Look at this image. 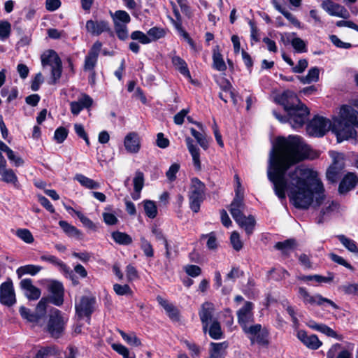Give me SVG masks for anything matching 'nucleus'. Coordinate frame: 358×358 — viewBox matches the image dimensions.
Instances as JSON below:
<instances>
[{"instance_id": "1", "label": "nucleus", "mask_w": 358, "mask_h": 358, "mask_svg": "<svg viewBox=\"0 0 358 358\" xmlns=\"http://www.w3.org/2000/svg\"><path fill=\"white\" fill-rule=\"evenodd\" d=\"M308 150V146L298 136L278 137L269 153L267 171L278 197L285 199V190L289 187L290 200L296 208L302 209H307L312 203L318 207L325 199L324 188L316 171L298 166L289 173V183L285 178L291 166L310 157Z\"/></svg>"}, {"instance_id": "2", "label": "nucleus", "mask_w": 358, "mask_h": 358, "mask_svg": "<svg viewBox=\"0 0 358 358\" xmlns=\"http://www.w3.org/2000/svg\"><path fill=\"white\" fill-rule=\"evenodd\" d=\"M355 127H358V111L352 106L343 105L332 122L321 116L313 118L307 126V133L310 136L322 137L331 129L340 143L355 138L357 135Z\"/></svg>"}, {"instance_id": "3", "label": "nucleus", "mask_w": 358, "mask_h": 358, "mask_svg": "<svg viewBox=\"0 0 358 358\" xmlns=\"http://www.w3.org/2000/svg\"><path fill=\"white\" fill-rule=\"evenodd\" d=\"M275 100L287 112L289 122L293 128L301 127L305 124L309 110L294 92L290 90L285 91L277 96Z\"/></svg>"}, {"instance_id": "4", "label": "nucleus", "mask_w": 358, "mask_h": 358, "mask_svg": "<svg viewBox=\"0 0 358 358\" xmlns=\"http://www.w3.org/2000/svg\"><path fill=\"white\" fill-rule=\"evenodd\" d=\"M246 205L244 202V194L235 195L231 204L228 206L233 219L241 228H243L248 235H250L254 230L255 219L253 215L245 216L244 211Z\"/></svg>"}, {"instance_id": "5", "label": "nucleus", "mask_w": 358, "mask_h": 358, "mask_svg": "<svg viewBox=\"0 0 358 358\" xmlns=\"http://www.w3.org/2000/svg\"><path fill=\"white\" fill-rule=\"evenodd\" d=\"M69 317L65 313L59 309L53 308L48 315L45 331L53 338H60L65 333Z\"/></svg>"}, {"instance_id": "6", "label": "nucleus", "mask_w": 358, "mask_h": 358, "mask_svg": "<svg viewBox=\"0 0 358 358\" xmlns=\"http://www.w3.org/2000/svg\"><path fill=\"white\" fill-rule=\"evenodd\" d=\"M41 64L43 67L50 66L52 83L55 84L61 78L62 72V61L57 53L53 50H48L41 55Z\"/></svg>"}, {"instance_id": "7", "label": "nucleus", "mask_w": 358, "mask_h": 358, "mask_svg": "<svg viewBox=\"0 0 358 358\" xmlns=\"http://www.w3.org/2000/svg\"><path fill=\"white\" fill-rule=\"evenodd\" d=\"M243 331L250 341L252 345L255 343L266 346L268 344V331L266 328L263 327L260 324H250L244 328Z\"/></svg>"}, {"instance_id": "8", "label": "nucleus", "mask_w": 358, "mask_h": 358, "mask_svg": "<svg viewBox=\"0 0 358 358\" xmlns=\"http://www.w3.org/2000/svg\"><path fill=\"white\" fill-rule=\"evenodd\" d=\"M205 196V185L199 178L192 179V185L189 194V206L194 212L198 213L200 209L201 202Z\"/></svg>"}, {"instance_id": "9", "label": "nucleus", "mask_w": 358, "mask_h": 358, "mask_svg": "<svg viewBox=\"0 0 358 358\" xmlns=\"http://www.w3.org/2000/svg\"><path fill=\"white\" fill-rule=\"evenodd\" d=\"M299 298L303 301V303L307 306H321L324 303H327L331 306L333 308L337 310L338 306L331 300L323 297L321 294H316L311 295L306 287H299L298 288Z\"/></svg>"}, {"instance_id": "10", "label": "nucleus", "mask_w": 358, "mask_h": 358, "mask_svg": "<svg viewBox=\"0 0 358 358\" xmlns=\"http://www.w3.org/2000/svg\"><path fill=\"white\" fill-rule=\"evenodd\" d=\"M48 301V298H42L36 306L35 313H31L29 309L21 306L20 308V313L27 321L38 323L46 313V306Z\"/></svg>"}, {"instance_id": "11", "label": "nucleus", "mask_w": 358, "mask_h": 358, "mask_svg": "<svg viewBox=\"0 0 358 358\" xmlns=\"http://www.w3.org/2000/svg\"><path fill=\"white\" fill-rule=\"evenodd\" d=\"M96 299L93 296H82L80 302L76 305V315L79 318L87 317V322L90 324V316L94 310Z\"/></svg>"}, {"instance_id": "12", "label": "nucleus", "mask_w": 358, "mask_h": 358, "mask_svg": "<svg viewBox=\"0 0 358 358\" xmlns=\"http://www.w3.org/2000/svg\"><path fill=\"white\" fill-rule=\"evenodd\" d=\"M48 290L51 294L48 301L57 306L64 303V289L63 285L57 280H50L48 285Z\"/></svg>"}, {"instance_id": "13", "label": "nucleus", "mask_w": 358, "mask_h": 358, "mask_svg": "<svg viewBox=\"0 0 358 358\" xmlns=\"http://www.w3.org/2000/svg\"><path fill=\"white\" fill-rule=\"evenodd\" d=\"M252 309L253 303L246 301L244 306L237 311L238 322L242 330L254 322Z\"/></svg>"}, {"instance_id": "14", "label": "nucleus", "mask_w": 358, "mask_h": 358, "mask_svg": "<svg viewBox=\"0 0 358 358\" xmlns=\"http://www.w3.org/2000/svg\"><path fill=\"white\" fill-rule=\"evenodd\" d=\"M321 7L331 16H336L343 19L350 17V13L343 6L334 3L331 0L323 1Z\"/></svg>"}, {"instance_id": "15", "label": "nucleus", "mask_w": 358, "mask_h": 358, "mask_svg": "<svg viewBox=\"0 0 358 358\" xmlns=\"http://www.w3.org/2000/svg\"><path fill=\"white\" fill-rule=\"evenodd\" d=\"M0 302L7 306H11L16 302L13 285L10 280L4 282L0 286Z\"/></svg>"}, {"instance_id": "16", "label": "nucleus", "mask_w": 358, "mask_h": 358, "mask_svg": "<svg viewBox=\"0 0 358 358\" xmlns=\"http://www.w3.org/2000/svg\"><path fill=\"white\" fill-rule=\"evenodd\" d=\"M215 312V306L213 303L206 301L203 303L199 311V318L201 320L203 331L204 334L207 332L208 325L213 322V314Z\"/></svg>"}, {"instance_id": "17", "label": "nucleus", "mask_w": 358, "mask_h": 358, "mask_svg": "<svg viewBox=\"0 0 358 358\" xmlns=\"http://www.w3.org/2000/svg\"><path fill=\"white\" fill-rule=\"evenodd\" d=\"M354 345L349 343L346 348L341 344L335 343L327 352V358H352Z\"/></svg>"}, {"instance_id": "18", "label": "nucleus", "mask_w": 358, "mask_h": 358, "mask_svg": "<svg viewBox=\"0 0 358 358\" xmlns=\"http://www.w3.org/2000/svg\"><path fill=\"white\" fill-rule=\"evenodd\" d=\"M85 28L87 32L94 36H99L103 32H111L109 22L106 20H89L86 22Z\"/></svg>"}, {"instance_id": "19", "label": "nucleus", "mask_w": 358, "mask_h": 358, "mask_svg": "<svg viewBox=\"0 0 358 358\" xmlns=\"http://www.w3.org/2000/svg\"><path fill=\"white\" fill-rule=\"evenodd\" d=\"M93 99L87 94H82L78 101L70 103L72 114L78 115L84 108H90L93 104Z\"/></svg>"}, {"instance_id": "20", "label": "nucleus", "mask_w": 358, "mask_h": 358, "mask_svg": "<svg viewBox=\"0 0 358 358\" xmlns=\"http://www.w3.org/2000/svg\"><path fill=\"white\" fill-rule=\"evenodd\" d=\"M20 285L21 289L24 291V295L29 300H36L39 299L41 294V290L33 285L31 279L25 278L22 280Z\"/></svg>"}, {"instance_id": "21", "label": "nucleus", "mask_w": 358, "mask_h": 358, "mask_svg": "<svg viewBox=\"0 0 358 358\" xmlns=\"http://www.w3.org/2000/svg\"><path fill=\"white\" fill-rule=\"evenodd\" d=\"M297 338L306 345L311 350H317L322 345L318 337L315 335H308L305 331L300 330L297 332Z\"/></svg>"}, {"instance_id": "22", "label": "nucleus", "mask_w": 358, "mask_h": 358, "mask_svg": "<svg viewBox=\"0 0 358 358\" xmlns=\"http://www.w3.org/2000/svg\"><path fill=\"white\" fill-rule=\"evenodd\" d=\"M124 145L130 153H137L141 148L140 138L137 133L130 132L124 138Z\"/></svg>"}, {"instance_id": "23", "label": "nucleus", "mask_w": 358, "mask_h": 358, "mask_svg": "<svg viewBox=\"0 0 358 358\" xmlns=\"http://www.w3.org/2000/svg\"><path fill=\"white\" fill-rule=\"evenodd\" d=\"M157 301L159 303V304L164 308L169 317L172 321H180V311L175 306L169 303L166 299H164L161 296H157Z\"/></svg>"}, {"instance_id": "24", "label": "nucleus", "mask_w": 358, "mask_h": 358, "mask_svg": "<svg viewBox=\"0 0 358 358\" xmlns=\"http://www.w3.org/2000/svg\"><path fill=\"white\" fill-rule=\"evenodd\" d=\"M343 168V162L335 160L327 171V180L332 183L336 182L341 178Z\"/></svg>"}, {"instance_id": "25", "label": "nucleus", "mask_w": 358, "mask_h": 358, "mask_svg": "<svg viewBox=\"0 0 358 358\" xmlns=\"http://www.w3.org/2000/svg\"><path fill=\"white\" fill-rule=\"evenodd\" d=\"M357 182V176L352 173H348L341 180L338 187L340 194H345L352 189Z\"/></svg>"}, {"instance_id": "26", "label": "nucleus", "mask_w": 358, "mask_h": 358, "mask_svg": "<svg viewBox=\"0 0 358 358\" xmlns=\"http://www.w3.org/2000/svg\"><path fill=\"white\" fill-rule=\"evenodd\" d=\"M185 142L188 151L192 157L194 166L197 170H201V165L200 161L199 148L194 144V141L190 137H186Z\"/></svg>"}, {"instance_id": "27", "label": "nucleus", "mask_w": 358, "mask_h": 358, "mask_svg": "<svg viewBox=\"0 0 358 358\" xmlns=\"http://www.w3.org/2000/svg\"><path fill=\"white\" fill-rule=\"evenodd\" d=\"M210 347V358H224L228 344L227 342L211 343Z\"/></svg>"}, {"instance_id": "28", "label": "nucleus", "mask_w": 358, "mask_h": 358, "mask_svg": "<svg viewBox=\"0 0 358 358\" xmlns=\"http://www.w3.org/2000/svg\"><path fill=\"white\" fill-rule=\"evenodd\" d=\"M213 67L219 71H224L227 69L226 64L223 59L222 54L219 50L218 46L213 49Z\"/></svg>"}, {"instance_id": "29", "label": "nucleus", "mask_w": 358, "mask_h": 358, "mask_svg": "<svg viewBox=\"0 0 358 358\" xmlns=\"http://www.w3.org/2000/svg\"><path fill=\"white\" fill-rule=\"evenodd\" d=\"M42 267L38 265L27 264L19 267L17 271V275L18 278H21L22 275L29 274L35 275L42 270Z\"/></svg>"}, {"instance_id": "30", "label": "nucleus", "mask_w": 358, "mask_h": 358, "mask_svg": "<svg viewBox=\"0 0 358 358\" xmlns=\"http://www.w3.org/2000/svg\"><path fill=\"white\" fill-rule=\"evenodd\" d=\"M334 274L329 273L327 276H322L320 275H301L298 279L304 282L315 280L317 282H330L334 279Z\"/></svg>"}, {"instance_id": "31", "label": "nucleus", "mask_w": 358, "mask_h": 358, "mask_svg": "<svg viewBox=\"0 0 358 358\" xmlns=\"http://www.w3.org/2000/svg\"><path fill=\"white\" fill-rule=\"evenodd\" d=\"M173 66L178 69L181 74L187 78H191L190 72L187 68V65L184 59L178 56H174L172 58Z\"/></svg>"}, {"instance_id": "32", "label": "nucleus", "mask_w": 358, "mask_h": 358, "mask_svg": "<svg viewBox=\"0 0 358 358\" xmlns=\"http://www.w3.org/2000/svg\"><path fill=\"white\" fill-rule=\"evenodd\" d=\"M202 132L196 131L194 128L190 129L192 135L195 138L199 145L205 150L209 147V138H207L203 129Z\"/></svg>"}, {"instance_id": "33", "label": "nucleus", "mask_w": 358, "mask_h": 358, "mask_svg": "<svg viewBox=\"0 0 358 358\" xmlns=\"http://www.w3.org/2000/svg\"><path fill=\"white\" fill-rule=\"evenodd\" d=\"M319 69L317 67H313L309 69L306 76H299V79L303 84H309L313 82H317L319 80Z\"/></svg>"}, {"instance_id": "34", "label": "nucleus", "mask_w": 358, "mask_h": 358, "mask_svg": "<svg viewBox=\"0 0 358 358\" xmlns=\"http://www.w3.org/2000/svg\"><path fill=\"white\" fill-rule=\"evenodd\" d=\"M296 246V241L294 239H287L282 242H278L275 245V248L280 250L282 254L287 255Z\"/></svg>"}, {"instance_id": "35", "label": "nucleus", "mask_w": 358, "mask_h": 358, "mask_svg": "<svg viewBox=\"0 0 358 358\" xmlns=\"http://www.w3.org/2000/svg\"><path fill=\"white\" fill-rule=\"evenodd\" d=\"M111 17L114 23L127 24L131 21L129 15L124 10H119L111 14Z\"/></svg>"}, {"instance_id": "36", "label": "nucleus", "mask_w": 358, "mask_h": 358, "mask_svg": "<svg viewBox=\"0 0 358 358\" xmlns=\"http://www.w3.org/2000/svg\"><path fill=\"white\" fill-rule=\"evenodd\" d=\"M41 260L48 262L55 266H58L62 271L65 273H69L70 268L65 264L63 262L57 259L55 256L53 255H42L41 257Z\"/></svg>"}, {"instance_id": "37", "label": "nucleus", "mask_w": 358, "mask_h": 358, "mask_svg": "<svg viewBox=\"0 0 358 358\" xmlns=\"http://www.w3.org/2000/svg\"><path fill=\"white\" fill-rule=\"evenodd\" d=\"M111 236L114 241L120 245H128L132 243V238L124 232L114 231Z\"/></svg>"}, {"instance_id": "38", "label": "nucleus", "mask_w": 358, "mask_h": 358, "mask_svg": "<svg viewBox=\"0 0 358 358\" xmlns=\"http://www.w3.org/2000/svg\"><path fill=\"white\" fill-rule=\"evenodd\" d=\"M117 331L119 334L121 335L123 340L125 342H127L129 345L136 347L141 345V340L136 336V334L134 332H130L127 334L120 329H118Z\"/></svg>"}, {"instance_id": "39", "label": "nucleus", "mask_w": 358, "mask_h": 358, "mask_svg": "<svg viewBox=\"0 0 358 358\" xmlns=\"http://www.w3.org/2000/svg\"><path fill=\"white\" fill-rule=\"evenodd\" d=\"M313 329L322 332L327 336L336 338L339 341H342L343 338L342 335L338 334L331 328L323 324H316V327H313Z\"/></svg>"}, {"instance_id": "40", "label": "nucleus", "mask_w": 358, "mask_h": 358, "mask_svg": "<svg viewBox=\"0 0 358 358\" xmlns=\"http://www.w3.org/2000/svg\"><path fill=\"white\" fill-rule=\"evenodd\" d=\"M59 225L63 229V231L69 236L78 238L81 236V232L77 228L69 224L66 221L60 220L59 222Z\"/></svg>"}, {"instance_id": "41", "label": "nucleus", "mask_w": 358, "mask_h": 358, "mask_svg": "<svg viewBox=\"0 0 358 358\" xmlns=\"http://www.w3.org/2000/svg\"><path fill=\"white\" fill-rule=\"evenodd\" d=\"M1 180L6 183L15 185L17 182V177L12 169H7L6 167L0 170Z\"/></svg>"}, {"instance_id": "42", "label": "nucleus", "mask_w": 358, "mask_h": 358, "mask_svg": "<svg viewBox=\"0 0 358 358\" xmlns=\"http://www.w3.org/2000/svg\"><path fill=\"white\" fill-rule=\"evenodd\" d=\"M337 238L342 245L350 252L358 253V247L355 241L346 237L344 235H338Z\"/></svg>"}, {"instance_id": "43", "label": "nucleus", "mask_w": 358, "mask_h": 358, "mask_svg": "<svg viewBox=\"0 0 358 358\" xmlns=\"http://www.w3.org/2000/svg\"><path fill=\"white\" fill-rule=\"evenodd\" d=\"M209 336L215 340H218L222 338L223 333L221 329V325L217 320H213L209 327Z\"/></svg>"}, {"instance_id": "44", "label": "nucleus", "mask_w": 358, "mask_h": 358, "mask_svg": "<svg viewBox=\"0 0 358 358\" xmlns=\"http://www.w3.org/2000/svg\"><path fill=\"white\" fill-rule=\"evenodd\" d=\"M143 204L145 215L151 219L156 217L157 208L155 203L150 200H145Z\"/></svg>"}, {"instance_id": "45", "label": "nucleus", "mask_w": 358, "mask_h": 358, "mask_svg": "<svg viewBox=\"0 0 358 358\" xmlns=\"http://www.w3.org/2000/svg\"><path fill=\"white\" fill-rule=\"evenodd\" d=\"M201 240L207 239L206 246L210 250H215L218 248V241L217 240L215 232H210L207 234H202L200 237Z\"/></svg>"}, {"instance_id": "46", "label": "nucleus", "mask_w": 358, "mask_h": 358, "mask_svg": "<svg viewBox=\"0 0 358 358\" xmlns=\"http://www.w3.org/2000/svg\"><path fill=\"white\" fill-rule=\"evenodd\" d=\"M76 179L83 186L89 189H98L100 187L99 183L81 174L76 175Z\"/></svg>"}, {"instance_id": "47", "label": "nucleus", "mask_w": 358, "mask_h": 358, "mask_svg": "<svg viewBox=\"0 0 358 358\" xmlns=\"http://www.w3.org/2000/svg\"><path fill=\"white\" fill-rule=\"evenodd\" d=\"M291 44L297 52L301 53L306 52L308 51L306 43L299 37L293 38L291 40Z\"/></svg>"}, {"instance_id": "48", "label": "nucleus", "mask_w": 358, "mask_h": 358, "mask_svg": "<svg viewBox=\"0 0 358 358\" xmlns=\"http://www.w3.org/2000/svg\"><path fill=\"white\" fill-rule=\"evenodd\" d=\"M140 241L141 248L143 251L145 255L148 257H152L154 256V251L150 243L143 236L140 238Z\"/></svg>"}, {"instance_id": "49", "label": "nucleus", "mask_w": 358, "mask_h": 358, "mask_svg": "<svg viewBox=\"0 0 358 358\" xmlns=\"http://www.w3.org/2000/svg\"><path fill=\"white\" fill-rule=\"evenodd\" d=\"M114 28L119 39L124 41L128 38L129 34L127 24L115 23Z\"/></svg>"}, {"instance_id": "50", "label": "nucleus", "mask_w": 358, "mask_h": 358, "mask_svg": "<svg viewBox=\"0 0 358 358\" xmlns=\"http://www.w3.org/2000/svg\"><path fill=\"white\" fill-rule=\"evenodd\" d=\"M132 40L138 41L142 44H148L151 42L150 38L141 31H134L131 34Z\"/></svg>"}, {"instance_id": "51", "label": "nucleus", "mask_w": 358, "mask_h": 358, "mask_svg": "<svg viewBox=\"0 0 358 358\" xmlns=\"http://www.w3.org/2000/svg\"><path fill=\"white\" fill-rule=\"evenodd\" d=\"M133 182L134 191L141 192L144 185L143 173L141 171H136Z\"/></svg>"}, {"instance_id": "52", "label": "nucleus", "mask_w": 358, "mask_h": 358, "mask_svg": "<svg viewBox=\"0 0 358 358\" xmlns=\"http://www.w3.org/2000/svg\"><path fill=\"white\" fill-rule=\"evenodd\" d=\"M97 58L98 57L88 53L85 59L84 70L93 71L96 66Z\"/></svg>"}, {"instance_id": "53", "label": "nucleus", "mask_w": 358, "mask_h": 358, "mask_svg": "<svg viewBox=\"0 0 358 358\" xmlns=\"http://www.w3.org/2000/svg\"><path fill=\"white\" fill-rule=\"evenodd\" d=\"M11 31V25L7 21L0 22V38L4 40L9 37Z\"/></svg>"}, {"instance_id": "54", "label": "nucleus", "mask_w": 358, "mask_h": 358, "mask_svg": "<svg viewBox=\"0 0 358 358\" xmlns=\"http://www.w3.org/2000/svg\"><path fill=\"white\" fill-rule=\"evenodd\" d=\"M230 242L235 250L239 251L242 249L243 243L241 240L240 235L237 231L232 232L230 237Z\"/></svg>"}, {"instance_id": "55", "label": "nucleus", "mask_w": 358, "mask_h": 358, "mask_svg": "<svg viewBox=\"0 0 358 358\" xmlns=\"http://www.w3.org/2000/svg\"><path fill=\"white\" fill-rule=\"evenodd\" d=\"M16 234L20 239L27 243H31L34 241V237L28 229H18Z\"/></svg>"}, {"instance_id": "56", "label": "nucleus", "mask_w": 358, "mask_h": 358, "mask_svg": "<svg viewBox=\"0 0 358 358\" xmlns=\"http://www.w3.org/2000/svg\"><path fill=\"white\" fill-rule=\"evenodd\" d=\"M75 214L78 216V217L80 219V222L87 228L96 230V224L90 220L88 217L85 216L80 211H75Z\"/></svg>"}, {"instance_id": "57", "label": "nucleus", "mask_w": 358, "mask_h": 358, "mask_svg": "<svg viewBox=\"0 0 358 358\" xmlns=\"http://www.w3.org/2000/svg\"><path fill=\"white\" fill-rule=\"evenodd\" d=\"M68 131L64 127H60L55 131L54 138L58 143H62L66 138Z\"/></svg>"}, {"instance_id": "58", "label": "nucleus", "mask_w": 358, "mask_h": 358, "mask_svg": "<svg viewBox=\"0 0 358 358\" xmlns=\"http://www.w3.org/2000/svg\"><path fill=\"white\" fill-rule=\"evenodd\" d=\"M329 39L331 42L337 48H343V49H349L352 45L350 43H345L342 41L336 35H331L329 36Z\"/></svg>"}, {"instance_id": "59", "label": "nucleus", "mask_w": 358, "mask_h": 358, "mask_svg": "<svg viewBox=\"0 0 358 358\" xmlns=\"http://www.w3.org/2000/svg\"><path fill=\"white\" fill-rule=\"evenodd\" d=\"M164 31L162 29L158 27H152L148 31V35L149 38L150 37L151 41H155L159 38H161L164 36Z\"/></svg>"}, {"instance_id": "60", "label": "nucleus", "mask_w": 358, "mask_h": 358, "mask_svg": "<svg viewBox=\"0 0 358 358\" xmlns=\"http://www.w3.org/2000/svg\"><path fill=\"white\" fill-rule=\"evenodd\" d=\"M185 271L191 277L195 278L201 275V268L196 265H187L185 267Z\"/></svg>"}, {"instance_id": "61", "label": "nucleus", "mask_w": 358, "mask_h": 358, "mask_svg": "<svg viewBox=\"0 0 358 358\" xmlns=\"http://www.w3.org/2000/svg\"><path fill=\"white\" fill-rule=\"evenodd\" d=\"M180 169V164L177 163L173 164L166 173V176L169 180L174 181L176 179V173Z\"/></svg>"}, {"instance_id": "62", "label": "nucleus", "mask_w": 358, "mask_h": 358, "mask_svg": "<svg viewBox=\"0 0 358 358\" xmlns=\"http://www.w3.org/2000/svg\"><path fill=\"white\" fill-rule=\"evenodd\" d=\"M339 289L346 294H358V285L345 284L340 286Z\"/></svg>"}, {"instance_id": "63", "label": "nucleus", "mask_w": 358, "mask_h": 358, "mask_svg": "<svg viewBox=\"0 0 358 358\" xmlns=\"http://www.w3.org/2000/svg\"><path fill=\"white\" fill-rule=\"evenodd\" d=\"M338 203L337 202H335L334 201L326 203V206L324 208H322L321 210V214L323 215H328L334 210H337L338 208Z\"/></svg>"}, {"instance_id": "64", "label": "nucleus", "mask_w": 358, "mask_h": 358, "mask_svg": "<svg viewBox=\"0 0 358 358\" xmlns=\"http://www.w3.org/2000/svg\"><path fill=\"white\" fill-rule=\"evenodd\" d=\"M112 348L118 354L121 355L123 358H128L129 355V351L127 348L122 344L114 343L112 345Z\"/></svg>"}]
</instances>
